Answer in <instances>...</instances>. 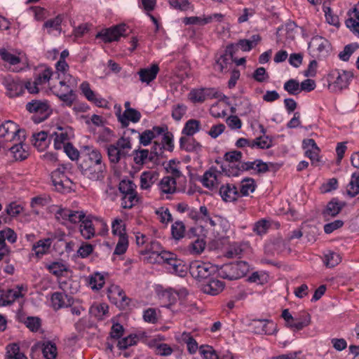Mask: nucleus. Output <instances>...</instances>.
I'll return each instance as SVG.
<instances>
[{"label":"nucleus","instance_id":"obj_54","mask_svg":"<svg viewBox=\"0 0 359 359\" xmlns=\"http://www.w3.org/2000/svg\"><path fill=\"white\" fill-rule=\"evenodd\" d=\"M128 246V236H122L118 239V241L116 245L114 254L117 255H121L124 254Z\"/></svg>","mask_w":359,"mask_h":359},{"label":"nucleus","instance_id":"obj_11","mask_svg":"<svg viewBox=\"0 0 359 359\" xmlns=\"http://www.w3.org/2000/svg\"><path fill=\"white\" fill-rule=\"evenodd\" d=\"M309 48H312L313 51H318L320 56H326L331 50V44L328 40L320 36H313L309 43Z\"/></svg>","mask_w":359,"mask_h":359},{"label":"nucleus","instance_id":"obj_3","mask_svg":"<svg viewBox=\"0 0 359 359\" xmlns=\"http://www.w3.org/2000/svg\"><path fill=\"white\" fill-rule=\"evenodd\" d=\"M25 109L33 114L32 119L35 123L44 121L52 114V109L46 100H32L26 104Z\"/></svg>","mask_w":359,"mask_h":359},{"label":"nucleus","instance_id":"obj_16","mask_svg":"<svg viewBox=\"0 0 359 359\" xmlns=\"http://www.w3.org/2000/svg\"><path fill=\"white\" fill-rule=\"evenodd\" d=\"M159 70L160 69L157 64H152L149 67L140 69L137 74L142 83L149 84L156 78Z\"/></svg>","mask_w":359,"mask_h":359},{"label":"nucleus","instance_id":"obj_13","mask_svg":"<svg viewBox=\"0 0 359 359\" xmlns=\"http://www.w3.org/2000/svg\"><path fill=\"white\" fill-rule=\"evenodd\" d=\"M344 206V203L339 202L337 198H333L327 203L322 211L324 220L328 221L331 217H336L341 212Z\"/></svg>","mask_w":359,"mask_h":359},{"label":"nucleus","instance_id":"obj_24","mask_svg":"<svg viewBox=\"0 0 359 359\" xmlns=\"http://www.w3.org/2000/svg\"><path fill=\"white\" fill-rule=\"evenodd\" d=\"M105 283L104 274L95 272L89 276L88 284L93 290H100Z\"/></svg>","mask_w":359,"mask_h":359},{"label":"nucleus","instance_id":"obj_30","mask_svg":"<svg viewBox=\"0 0 359 359\" xmlns=\"http://www.w3.org/2000/svg\"><path fill=\"white\" fill-rule=\"evenodd\" d=\"M256 184L254 179L251 177H245L241 182L240 188V196H248L249 193H252L255 190Z\"/></svg>","mask_w":359,"mask_h":359},{"label":"nucleus","instance_id":"obj_62","mask_svg":"<svg viewBox=\"0 0 359 359\" xmlns=\"http://www.w3.org/2000/svg\"><path fill=\"white\" fill-rule=\"evenodd\" d=\"M143 319L145 322L154 324L158 321L155 309L149 308L144 311Z\"/></svg>","mask_w":359,"mask_h":359},{"label":"nucleus","instance_id":"obj_45","mask_svg":"<svg viewBox=\"0 0 359 359\" xmlns=\"http://www.w3.org/2000/svg\"><path fill=\"white\" fill-rule=\"evenodd\" d=\"M47 269L53 275L60 277L62 276L63 272L67 271L68 268L61 262H55L47 266Z\"/></svg>","mask_w":359,"mask_h":359},{"label":"nucleus","instance_id":"obj_8","mask_svg":"<svg viewBox=\"0 0 359 359\" xmlns=\"http://www.w3.org/2000/svg\"><path fill=\"white\" fill-rule=\"evenodd\" d=\"M116 116L118 122L121 123V128H128L130 121L136 123L141 119V113L137 109H128L121 113V107L116 111Z\"/></svg>","mask_w":359,"mask_h":359},{"label":"nucleus","instance_id":"obj_31","mask_svg":"<svg viewBox=\"0 0 359 359\" xmlns=\"http://www.w3.org/2000/svg\"><path fill=\"white\" fill-rule=\"evenodd\" d=\"M139 201L136 191L128 193L123 196L121 198V205L124 209H130Z\"/></svg>","mask_w":359,"mask_h":359},{"label":"nucleus","instance_id":"obj_10","mask_svg":"<svg viewBox=\"0 0 359 359\" xmlns=\"http://www.w3.org/2000/svg\"><path fill=\"white\" fill-rule=\"evenodd\" d=\"M21 129L18 125L12 121H6L0 126V137L6 138L7 141H13L19 137Z\"/></svg>","mask_w":359,"mask_h":359},{"label":"nucleus","instance_id":"obj_52","mask_svg":"<svg viewBox=\"0 0 359 359\" xmlns=\"http://www.w3.org/2000/svg\"><path fill=\"white\" fill-rule=\"evenodd\" d=\"M155 137L156 134L154 131L151 130H145L142 133H140L138 136L140 143L143 146L149 145Z\"/></svg>","mask_w":359,"mask_h":359},{"label":"nucleus","instance_id":"obj_2","mask_svg":"<svg viewBox=\"0 0 359 359\" xmlns=\"http://www.w3.org/2000/svg\"><path fill=\"white\" fill-rule=\"evenodd\" d=\"M249 269L250 266L245 261L228 263L218 269V276L223 279L234 280L245 276Z\"/></svg>","mask_w":359,"mask_h":359},{"label":"nucleus","instance_id":"obj_64","mask_svg":"<svg viewBox=\"0 0 359 359\" xmlns=\"http://www.w3.org/2000/svg\"><path fill=\"white\" fill-rule=\"evenodd\" d=\"M355 50V47L353 44H348L346 45L344 50L339 53V57L343 61H348L352 55V53Z\"/></svg>","mask_w":359,"mask_h":359},{"label":"nucleus","instance_id":"obj_50","mask_svg":"<svg viewBox=\"0 0 359 359\" xmlns=\"http://www.w3.org/2000/svg\"><path fill=\"white\" fill-rule=\"evenodd\" d=\"M269 227V222L264 219H262L254 224L253 231L257 235L261 236L266 233Z\"/></svg>","mask_w":359,"mask_h":359},{"label":"nucleus","instance_id":"obj_63","mask_svg":"<svg viewBox=\"0 0 359 359\" xmlns=\"http://www.w3.org/2000/svg\"><path fill=\"white\" fill-rule=\"evenodd\" d=\"M22 142L15 144L10 148L11 154L15 161H22Z\"/></svg>","mask_w":359,"mask_h":359},{"label":"nucleus","instance_id":"obj_42","mask_svg":"<svg viewBox=\"0 0 359 359\" xmlns=\"http://www.w3.org/2000/svg\"><path fill=\"white\" fill-rule=\"evenodd\" d=\"M199 352L204 359H219L216 351L211 346L202 345L199 347Z\"/></svg>","mask_w":359,"mask_h":359},{"label":"nucleus","instance_id":"obj_26","mask_svg":"<svg viewBox=\"0 0 359 359\" xmlns=\"http://www.w3.org/2000/svg\"><path fill=\"white\" fill-rule=\"evenodd\" d=\"M42 353L46 359H55L57 356V347L55 343L46 341L41 345Z\"/></svg>","mask_w":359,"mask_h":359},{"label":"nucleus","instance_id":"obj_37","mask_svg":"<svg viewBox=\"0 0 359 359\" xmlns=\"http://www.w3.org/2000/svg\"><path fill=\"white\" fill-rule=\"evenodd\" d=\"M53 74L51 68L46 67L35 76L34 81L38 85H43L50 81Z\"/></svg>","mask_w":359,"mask_h":359},{"label":"nucleus","instance_id":"obj_28","mask_svg":"<svg viewBox=\"0 0 359 359\" xmlns=\"http://www.w3.org/2000/svg\"><path fill=\"white\" fill-rule=\"evenodd\" d=\"M254 322L259 323L261 327L260 330L255 331L256 333L274 334L277 332L276 325L272 322H269L265 320H254Z\"/></svg>","mask_w":359,"mask_h":359},{"label":"nucleus","instance_id":"obj_7","mask_svg":"<svg viewBox=\"0 0 359 359\" xmlns=\"http://www.w3.org/2000/svg\"><path fill=\"white\" fill-rule=\"evenodd\" d=\"M107 296L112 304L124 309L129 306L131 299L128 298L123 290L118 285H111L107 289Z\"/></svg>","mask_w":359,"mask_h":359},{"label":"nucleus","instance_id":"obj_61","mask_svg":"<svg viewBox=\"0 0 359 359\" xmlns=\"http://www.w3.org/2000/svg\"><path fill=\"white\" fill-rule=\"evenodd\" d=\"M242 157V152L237 150L226 152L224 156V160L230 163L240 162L241 161Z\"/></svg>","mask_w":359,"mask_h":359},{"label":"nucleus","instance_id":"obj_21","mask_svg":"<svg viewBox=\"0 0 359 359\" xmlns=\"http://www.w3.org/2000/svg\"><path fill=\"white\" fill-rule=\"evenodd\" d=\"M176 184V180L173 177L165 176L161 179L159 186L163 193L172 194L177 190Z\"/></svg>","mask_w":359,"mask_h":359},{"label":"nucleus","instance_id":"obj_57","mask_svg":"<svg viewBox=\"0 0 359 359\" xmlns=\"http://www.w3.org/2000/svg\"><path fill=\"white\" fill-rule=\"evenodd\" d=\"M319 148H316L314 149H306L305 151V156L311 159V164L314 166L320 165V159L319 157Z\"/></svg>","mask_w":359,"mask_h":359},{"label":"nucleus","instance_id":"obj_38","mask_svg":"<svg viewBox=\"0 0 359 359\" xmlns=\"http://www.w3.org/2000/svg\"><path fill=\"white\" fill-rule=\"evenodd\" d=\"M138 337L136 334H130L129 336L122 338L118 341L117 346L121 350H126L129 346L135 345L137 342Z\"/></svg>","mask_w":359,"mask_h":359},{"label":"nucleus","instance_id":"obj_12","mask_svg":"<svg viewBox=\"0 0 359 359\" xmlns=\"http://www.w3.org/2000/svg\"><path fill=\"white\" fill-rule=\"evenodd\" d=\"M225 284L212 276L201 285V290L203 292L212 296L217 295L223 291Z\"/></svg>","mask_w":359,"mask_h":359},{"label":"nucleus","instance_id":"obj_46","mask_svg":"<svg viewBox=\"0 0 359 359\" xmlns=\"http://www.w3.org/2000/svg\"><path fill=\"white\" fill-rule=\"evenodd\" d=\"M112 233L114 235L118 236L119 238L122 236H127L126 232L125 224L121 219H116L111 224Z\"/></svg>","mask_w":359,"mask_h":359},{"label":"nucleus","instance_id":"obj_53","mask_svg":"<svg viewBox=\"0 0 359 359\" xmlns=\"http://www.w3.org/2000/svg\"><path fill=\"white\" fill-rule=\"evenodd\" d=\"M24 324L32 332H37L41 327V321L39 317H27Z\"/></svg>","mask_w":359,"mask_h":359},{"label":"nucleus","instance_id":"obj_47","mask_svg":"<svg viewBox=\"0 0 359 359\" xmlns=\"http://www.w3.org/2000/svg\"><path fill=\"white\" fill-rule=\"evenodd\" d=\"M187 107L184 104H177L173 105L172 110V117L176 121L182 119L183 116L187 113Z\"/></svg>","mask_w":359,"mask_h":359},{"label":"nucleus","instance_id":"obj_9","mask_svg":"<svg viewBox=\"0 0 359 359\" xmlns=\"http://www.w3.org/2000/svg\"><path fill=\"white\" fill-rule=\"evenodd\" d=\"M50 301L52 307L55 311L72 306L74 304V299L72 296L68 295L65 292H53L51 295Z\"/></svg>","mask_w":359,"mask_h":359},{"label":"nucleus","instance_id":"obj_33","mask_svg":"<svg viewBox=\"0 0 359 359\" xmlns=\"http://www.w3.org/2000/svg\"><path fill=\"white\" fill-rule=\"evenodd\" d=\"M171 233L172 238L175 240H180L184 236L185 225L181 221H176L172 224Z\"/></svg>","mask_w":359,"mask_h":359},{"label":"nucleus","instance_id":"obj_18","mask_svg":"<svg viewBox=\"0 0 359 359\" xmlns=\"http://www.w3.org/2000/svg\"><path fill=\"white\" fill-rule=\"evenodd\" d=\"M13 50L6 47H0V57L1 59L10 65H15L21 62V58L19 57L20 52L13 53Z\"/></svg>","mask_w":359,"mask_h":359},{"label":"nucleus","instance_id":"obj_14","mask_svg":"<svg viewBox=\"0 0 359 359\" xmlns=\"http://www.w3.org/2000/svg\"><path fill=\"white\" fill-rule=\"evenodd\" d=\"M219 195L222 200L226 202L236 201L240 197V193L236 185L229 183L221 186Z\"/></svg>","mask_w":359,"mask_h":359},{"label":"nucleus","instance_id":"obj_48","mask_svg":"<svg viewBox=\"0 0 359 359\" xmlns=\"http://www.w3.org/2000/svg\"><path fill=\"white\" fill-rule=\"evenodd\" d=\"M172 271L180 277H184L187 273L188 266L183 264V261L177 259L171 266Z\"/></svg>","mask_w":359,"mask_h":359},{"label":"nucleus","instance_id":"obj_58","mask_svg":"<svg viewBox=\"0 0 359 359\" xmlns=\"http://www.w3.org/2000/svg\"><path fill=\"white\" fill-rule=\"evenodd\" d=\"M18 290H14L13 289L7 290L6 292H2V296H4L6 299H10L11 301H13V302L18 297H22V285L18 286Z\"/></svg>","mask_w":359,"mask_h":359},{"label":"nucleus","instance_id":"obj_32","mask_svg":"<svg viewBox=\"0 0 359 359\" xmlns=\"http://www.w3.org/2000/svg\"><path fill=\"white\" fill-rule=\"evenodd\" d=\"M5 359H22V353L18 343H12L7 345Z\"/></svg>","mask_w":359,"mask_h":359},{"label":"nucleus","instance_id":"obj_39","mask_svg":"<svg viewBox=\"0 0 359 359\" xmlns=\"http://www.w3.org/2000/svg\"><path fill=\"white\" fill-rule=\"evenodd\" d=\"M182 340L184 341V343L187 344V350L189 352V353L194 354L196 352L198 349H199L198 346V343L190 334V333H183Z\"/></svg>","mask_w":359,"mask_h":359},{"label":"nucleus","instance_id":"obj_35","mask_svg":"<svg viewBox=\"0 0 359 359\" xmlns=\"http://www.w3.org/2000/svg\"><path fill=\"white\" fill-rule=\"evenodd\" d=\"M64 19V15L62 14L57 15L55 18L48 20L43 25V27L45 29H55L56 31H60V25Z\"/></svg>","mask_w":359,"mask_h":359},{"label":"nucleus","instance_id":"obj_25","mask_svg":"<svg viewBox=\"0 0 359 359\" xmlns=\"http://www.w3.org/2000/svg\"><path fill=\"white\" fill-rule=\"evenodd\" d=\"M80 225V230L81 235L86 239H90L95 235V229L93 227L92 221L88 217H85L81 221Z\"/></svg>","mask_w":359,"mask_h":359},{"label":"nucleus","instance_id":"obj_60","mask_svg":"<svg viewBox=\"0 0 359 359\" xmlns=\"http://www.w3.org/2000/svg\"><path fill=\"white\" fill-rule=\"evenodd\" d=\"M162 144L164 145V147H165V149H167L169 151H172L174 149V144H173V135L171 132L167 131L163 134V138H162Z\"/></svg>","mask_w":359,"mask_h":359},{"label":"nucleus","instance_id":"obj_44","mask_svg":"<svg viewBox=\"0 0 359 359\" xmlns=\"http://www.w3.org/2000/svg\"><path fill=\"white\" fill-rule=\"evenodd\" d=\"M134 162L137 165H143L149 157L148 149H137L133 151Z\"/></svg>","mask_w":359,"mask_h":359},{"label":"nucleus","instance_id":"obj_40","mask_svg":"<svg viewBox=\"0 0 359 359\" xmlns=\"http://www.w3.org/2000/svg\"><path fill=\"white\" fill-rule=\"evenodd\" d=\"M212 169L213 168H211L210 170L205 171L201 180L203 185L209 189L214 187L215 182L217 180L216 174L211 171Z\"/></svg>","mask_w":359,"mask_h":359},{"label":"nucleus","instance_id":"obj_51","mask_svg":"<svg viewBox=\"0 0 359 359\" xmlns=\"http://www.w3.org/2000/svg\"><path fill=\"white\" fill-rule=\"evenodd\" d=\"M64 150L69 158L72 161H79L81 158V151H79L72 143H67L64 145Z\"/></svg>","mask_w":359,"mask_h":359},{"label":"nucleus","instance_id":"obj_41","mask_svg":"<svg viewBox=\"0 0 359 359\" xmlns=\"http://www.w3.org/2000/svg\"><path fill=\"white\" fill-rule=\"evenodd\" d=\"M66 93H54V94L59 97V99L65 102L68 106H72L74 101L75 95L73 90L67 87L65 90Z\"/></svg>","mask_w":359,"mask_h":359},{"label":"nucleus","instance_id":"obj_59","mask_svg":"<svg viewBox=\"0 0 359 359\" xmlns=\"http://www.w3.org/2000/svg\"><path fill=\"white\" fill-rule=\"evenodd\" d=\"M170 6L181 11H186L191 8V3L189 0H170Z\"/></svg>","mask_w":359,"mask_h":359},{"label":"nucleus","instance_id":"obj_27","mask_svg":"<svg viewBox=\"0 0 359 359\" xmlns=\"http://www.w3.org/2000/svg\"><path fill=\"white\" fill-rule=\"evenodd\" d=\"M347 194L353 198L359 194V172H353L347 186Z\"/></svg>","mask_w":359,"mask_h":359},{"label":"nucleus","instance_id":"obj_36","mask_svg":"<svg viewBox=\"0 0 359 359\" xmlns=\"http://www.w3.org/2000/svg\"><path fill=\"white\" fill-rule=\"evenodd\" d=\"M50 201V198L45 196H36L32 198L30 202V206L32 208V211L36 214H39L38 208L43 207L49 203Z\"/></svg>","mask_w":359,"mask_h":359},{"label":"nucleus","instance_id":"obj_20","mask_svg":"<svg viewBox=\"0 0 359 359\" xmlns=\"http://www.w3.org/2000/svg\"><path fill=\"white\" fill-rule=\"evenodd\" d=\"M332 74H337L334 84L339 90L346 88L349 85L350 79L353 77V74L346 71L340 73L338 70H334Z\"/></svg>","mask_w":359,"mask_h":359},{"label":"nucleus","instance_id":"obj_4","mask_svg":"<svg viewBox=\"0 0 359 359\" xmlns=\"http://www.w3.org/2000/svg\"><path fill=\"white\" fill-rule=\"evenodd\" d=\"M132 149V144L128 141L125 142L123 138H119L114 144L107 147V156L109 162L112 164L118 163L122 159H125L128 154V151Z\"/></svg>","mask_w":359,"mask_h":359},{"label":"nucleus","instance_id":"obj_15","mask_svg":"<svg viewBox=\"0 0 359 359\" xmlns=\"http://www.w3.org/2000/svg\"><path fill=\"white\" fill-rule=\"evenodd\" d=\"M285 326L294 332L302 330L311 323V316L309 313H304L299 317H292V320L285 322Z\"/></svg>","mask_w":359,"mask_h":359},{"label":"nucleus","instance_id":"obj_43","mask_svg":"<svg viewBox=\"0 0 359 359\" xmlns=\"http://www.w3.org/2000/svg\"><path fill=\"white\" fill-rule=\"evenodd\" d=\"M284 90L290 95H297L301 92L299 83L295 79H290L284 83Z\"/></svg>","mask_w":359,"mask_h":359},{"label":"nucleus","instance_id":"obj_34","mask_svg":"<svg viewBox=\"0 0 359 359\" xmlns=\"http://www.w3.org/2000/svg\"><path fill=\"white\" fill-rule=\"evenodd\" d=\"M155 172L144 171L140 175V187L142 189H148L154 183Z\"/></svg>","mask_w":359,"mask_h":359},{"label":"nucleus","instance_id":"obj_49","mask_svg":"<svg viewBox=\"0 0 359 359\" xmlns=\"http://www.w3.org/2000/svg\"><path fill=\"white\" fill-rule=\"evenodd\" d=\"M135 189L136 185L131 180H123L119 183L118 189L123 196L135 191Z\"/></svg>","mask_w":359,"mask_h":359},{"label":"nucleus","instance_id":"obj_17","mask_svg":"<svg viewBox=\"0 0 359 359\" xmlns=\"http://www.w3.org/2000/svg\"><path fill=\"white\" fill-rule=\"evenodd\" d=\"M4 83L7 90V95L10 97H18L22 93V83L20 80L15 81L11 77H6Z\"/></svg>","mask_w":359,"mask_h":359},{"label":"nucleus","instance_id":"obj_1","mask_svg":"<svg viewBox=\"0 0 359 359\" xmlns=\"http://www.w3.org/2000/svg\"><path fill=\"white\" fill-rule=\"evenodd\" d=\"M78 168L85 177L93 181L102 180L107 172V166L102 162L100 151L92 146H83L81 148Z\"/></svg>","mask_w":359,"mask_h":359},{"label":"nucleus","instance_id":"obj_5","mask_svg":"<svg viewBox=\"0 0 359 359\" xmlns=\"http://www.w3.org/2000/svg\"><path fill=\"white\" fill-rule=\"evenodd\" d=\"M189 269L191 276L198 282L202 283L210 278L216 272L215 267L210 263L200 261L191 262Z\"/></svg>","mask_w":359,"mask_h":359},{"label":"nucleus","instance_id":"obj_6","mask_svg":"<svg viewBox=\"0 0 359 359\" xmlns=\"http://www.w3.org/2000/svg\"><path fill=\"white\" fill-rule=\"evenodd\" d=\"M127 26L126 24H119L109 28L102 29L95 37L101 39L104 43L118 41L121 36L126 35Z\"/></svg>","mask_w":359,"mask_h":359},{"label":"nucleus","instance_id":"obj_19","mask_svg":"<svg viewBox=\"0 0 359 359\" xmlns=\"http://www.w3.org/2000/svg\"><path fill=\"white\" fill-rule=\"evenodd\" d=\"M201 144L194 138L182 136L180 139V147L187 152L198 151L201 149Z\"/></svg>","mask_w":359,"mask_h":359},{"label":"nucleus","instance_id":"obj_56","mask_svg":"<svg viewBox=\"0 0 359 359\" xmlns=\"http://www.w3.org/2000/svg\"><path fill=\"white\" fill-rule=\"evenodd\" d=\"M205 92L203 88L194 89L189 94V99L194 103L196 102H203L205 101Z\"/></svg>","mask_w":359,"mask_h":359},{"label":"nucleus","instance_id":"obj_29","mask_svg":"<svg viewBox=\"0 0 359 359\" xmlns=\"http://www.w3.org/2000/svg\"><path fill=\"white\" fill-rule=\"evenodd\" d=\"M201 122L196 119L187 121L182 129V134L187 136H192L200 130Z\"/></svg>","mask_w":359,"mask_h":359},{"label":"nucleus","instance_id":"obj_23","mask_svg":"<svg viewBox=\"0 0 359 359\" xmlns=\"http://www.w3.org/2000/svg\"><path fill=\"white\" fill-rule=\"evenodd\" d=\"M32 137L34 146L40 151L44 150L50 142L48 140V133L45 131L34 134Z\"/></svg>","mask_w":359,"mask_h":359},{"label":"nucleus","instance_id":"obj_55","mask_svg":"<svg viewBox=\"0 0 359 359\" xmlns=\"http://www.w3.org/2000/svg\"><path fill=\"white\" fill-rule=\"evenodd\" d=\"M341 260L340 255L335 252H330L325 255V264L326 266L332 268L337 266Z\"/></svg>","mask_w":359,"mask_h":359},{"label":"nucleus","instance_id":"obj_22","mask_svg":"<svg viewBox=\"0 0 359 359\" xmlns=\"http://www.w3.org/2000/svg\"><path fill=\"white\" fill-rule=\"evenodd\" d=\"M165 147L164 145L154 142V144L151 147V152L149 154V161L150 162H154L155 163H158V160L160 158H164V150Z\"/></svg>","mask_w":359,"mask_h":359}]
</instances>
